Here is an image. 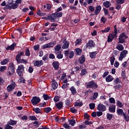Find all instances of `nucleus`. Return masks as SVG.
Here are the masks:
<instances>
[{
  "label": "nucleus",
  "mask_w": 129,
  "mask_h": 129,
  "mask_svg": "<svg viewBox=\"0 0 129 129\" xmlns=\"http://www.w3.org/2000/svg\"><path fill=\"white\" fill-rule=\"evenodd\" d=\"M69 122H70V124L72 126H74V124H75L76 123L75 120H69Z\"/></svg>",
  "instance_id": "62"
},
{
  "label": "nucleus",
  "mask_w": 129,
  "mask_h": 129,
  "mask_svg": "<svg viewBox=\"0 0 129 129\" xmlns=\"http://www.w3.org/2000/svg\"><path fill=\"white\" fill-rule=\"evenodd\" d=\"M116 48L118 51H123V49H124L122 44H117Z\"/></svg>",
  "instance_id": "25"
},
{
  "label": "nucleus",
  "mask_w": 129,
  "mask_h": 129,
  "mask_svg": "<svg viewBox=\"0 0 129 129\" xmlns=\"http://www.w3.org/2000/svg\"><path fill=\"white\" fill-rule=\"evenodd\" d=\"M52 109L51 108L47 107L44 108V112H46V113H48Z\"/></svg>",
  "instance_id": "58"
},
{
  "label": "nucleus",
  "mask_w": 129,
  "mask_h": 129,
  "mask_svg": "<svg viewBox=\"0 0 129 129\" xmlns=\"http://www.w3.org/2000/svg\"><path fill=\"white\" fill-rule=\"evenodd\" d=\"M16 87V83L15 82H13L10 85H9L7 89L8 91V92H12V91L15 89V88Z\"/></svg>",
  "instance_id": "10"
},
{
  "label": "nucleus",
  "mask_w": 129,
  "mask_h": 129,
  "mask_svg": "<svg viewBox=\"0 0 129 129\" xmlns=\"http://www.w3.org/2000/svg\"><path fill=\"white\" fill-rule=\"evenodd\" d=\"M52 65L55 70H58V69H59V62L54 61L52 62Z\"/></svg>",
  "instance_id": "22"
},
{
  "label": "nucleus",
  "mask_w": 129,
  "mask_h": 129,
  "mask_svg": "<svg viewBox=\"0 0 129 129\" xmlns=\"http://www.w3.org/2000/svg\"><path fill=\"white\" fill-rule=\"evenodd\" d=\"M25 53L23 51L19 52L18 54L16 55V60L17 62H19L21 59V56H24Z\"/></svg>",
  "instance_id": "14"
},
{
  "label": "nucleus",
  "mask_w": 129,
  "mask_h": 129,
  "mask_svg": "<svg viewBox=\"0 0 129 129\" xmlns=\"http://www.w3.org/2000/svg\"><path fill=\"white\" fill-rule=\"evenodd\" d=\"M87 88H92L93 89H96L98 87V85L95 83L94 81L89 82L86 84Z\"/></svg>",
  "instance_id": "2"
},
{
  "label": "nucleus",
  "mask_w": 129,
  "mask_h": 129,
  "mask_svg": "<svg viewBox=\"0 0 129 129\" xmlns=\"http://www.w3.org/2000/svg\"><path fill=\"white\" fill-rule=\"evenodd\" d=\"M25 70V67L23 64H20L18 69H17V73L19 75V76H22L23 75V72Z\"/></svg>",
  "instance_id": "4"
},
{
  "label": "nucleus",
  "mask_w": 129,
  "mask_h": 129,
  "mask_svg": "<svg viewBox=\"0 0 129 129\" xmlns=\"http://www.w3.org/2000/svg\"><path fill=\"white\" fill-rule=\"evenodd\" d=\"M79 60L81 64H82V63L85 62V57H84V55H82L81 57L79 58Z\"/></svg>",
  "instance_id": "35"
},
{
  "label": "nucleus",
  "mask_w": 129,
  "mask_h": 129,
  "mask_svg": "<svg viewBox=\"0 0 129 129\" xmlns=\"http://www.w3.org/2000/svg\"><path fill=\"white\" fill-rule=\"evenodd\" d=\"M17 121L16 120H14L13 119H11L9 122H8V124L14 126V125H16Z\"/></svg>",
  "instance_id": "33"
},
{
  "label": "nucleus",
  "mask_w": 129,
  "mask_h": 129,
  "mask_svg": "<svg viewBox=\"0 0 129 129\" xmlns=\"http://www.w3.org/2000/svg\"><path fill=\"white\" fill-rule=\"evenodd\" d=\"M37 14L38 16H40V17H44V16H46V14L42 13L40 10L37 11Z\"/></svg>",
  "instance_id": "39"
},
{
  "label": "nucleus",
  "mask_w": 129,
  "mask_h": 129,
  "mask_svg": "<svg viewBox=\"0 0 129 129\" xmlns=\"http://www.w3.org/2000/svg\"><path fill=\"white\" fill-rule=\"evenodd\" d=\"M97 97H98V92H96L94 93L93 96L91 97V99L92 100H96Z\"/></svg>",
  "instance_id": "30"
},
{
  "label": "nucleus",
  "mask_w": 129,
  "mask_h": 129,
  "mask_svg": "<svg viewBox=\"0 0 129 129\" xmlns=\"http://www.w3.org/2000/svg\"><path fill=\"white\" fill-rule=\"evenodd\" d=\"M113 116L114 115L112 114L107 113L106 117L109 120H111Z\"/></svg>",
  "instance_id": "41"
},
{
  "label": "nucleus",
  "mask_w": 129,
  "mask_h": 129,
  "mask_svg": "<svg viewBox=\"0 0 129 129\" xmlns=\"http://www.w3.org/2000/svg\"><path fill=\"white\" fill-rule=\"evenodd\" d=\"M116 37H117V36L114 35L113 33L109 34L108 36L107 39L108 43H110V42H112V41H113V39H114V38H116Z\"/></svg>",
  "instance_id": "11"
},
{
  "label": "nucleus",
  "mask_w": 129,
  "mask_h": 129,
  "mask_svg": "<svg viewBox=\"0 0 129 129\" xmlns=\"http://www.w3.org/2000/svg\"><path fill=\"white\" fill-rule=\"evenodd\" d=\"M100 11H101V6L100 5H99L97 6L96 8V10H95V14L96 16H97L100 13Z\"/></svg>",
  "instance_id": "19"
},
{
  "label": "nucleus",
  "mask_w": 129,
  "mask_h": 129,
  "mask_svg": "<svg viewBox=\"0 0 129 129\" xmlns=\"http://www.w3.org/2000/svg\"><path fill=\"white\" fill-rule=\"evenodd\" d=\"M109 112H111L112 113L115 112V105H112L109 107Z\"/></svg>",
  "instance_id": "23"
},
{
  "label": "nucleus",
  "mask_w": 129,
  "mask_h": 129,
  "mask_svg": "<svg viewBox=\"0 0 129 129\" xmlns=\"http://www.w3.org/2000/svg\"><path fill=\"white\" fill-rule=\"evenodd\" d=\"M82 105H83L82 101L78 100L75 103V106H79V107H81Z\"/></svg>",
  "instance_id": "24"
},
{
  "label": "nucleus",
  "mask_w": 129,
  "mask_h": 129,
  "mask_svg": "<svg viewBox=\"0 0 129 129\" xmlns=\"http://www.w3.org/2000/svg\"><path fill=\"white\" fill-rule=\"evenodd\" d=\"M70 91H71V93L73 95H75L76 93H77V91L76 90V88L74 86L71 87L70 88Z\"/></svg>",
  "instance_id": "20"
},
{
  "label": "nucleus",
  "mask_w": 129,
  "mask_h": 129,
  "mask_svg": "<svg viewBox=\"0 0 129 129\" xmlns=\"http://www.w3.org/2000/svg\"><path fill=\"white\" fill-rule=\"evenodd\" d=\"M54 15H55L56 19H57V18H61V17L63 16V13H62V12H56L54 13Z\"/></svg>",
  "instance_id": "34"
},
{
  "label": "nucleus",
  "mask_w": 129,
  "mask_h": 129,
  "mask_svg": "<svg viewBox=\"0 0 129 129\" xmlns=\"http://www.w3.org/2000/svg\"><path fill=\"white\" fill-rule=\"evenodd\" d=\"M108 74H109V72H105L103 73V75L102 76V77L104 79L106 78V76H107Z\"/></svg>",
  "instance_id": "59"
},
{
  "label": "nucleus",
  "mask_w": 129,
  "mask_h": 129,
  "mask_svg": "<svg viewBox=\"0 0 129 129\" xmlns=\"http://www.w3.org/2000/svg\"><path fill=\"white\" fill-rule=\"evenodd\" d=\"M127 53L128 51L126 50H123L120 53V55L118 57V60L119 61H122L123 58H125L126 57V55H127Z\"/></svg>",
  "instance_id": "5"
},
{
  "label": "nucleus",
  "mask_w": 129,
  "mask_h": 129,
  "mask_svg": "<svg viewBox=\"0 0 129 129\" xmlns=\"http://www.w3.org/2000/svg\"><path fill=\"white\" fill-rule=\"evenodd\" d=\"M86 73H87V71L86 70V69H84L81 71V76H84V75H85Z\"/></svg>",
  "instance_id": "46"
},
{
  "label": "nucleus",
  "mask_w": 129,
  "mask_h": 129,
  "mask_svg": "<svg viewBox=\"0 0 129 129\" xmlns=\"http://www.w3.org/2000/svg\"><path fill=\"white\" fill-rule=\"evenodd\" d=\"M115 60V58L114 57V55H112L110 58V63L111 65H113L114 64V61Z\"/></svg>",
  "instance_id": "42"
},
{
  "label": "nucleus",
  "mask_w": 129,
  "mask_h": 129,
  "mask_svg": "<svg viewBox=\"0 0 129 129\" xmlns=\"http://www.w3.org/2000/svg\"><path fill=\"white\" fill-rule=\"evenodd\" d=\"M56 19L57 18L56 15H55V13H53L47 17V19L50 21V22H55Z\"/></svg>",
  "instance_id": "13"
},
{
  "label": "nucleus",
  "mask_w": 129,
  "mask_h": 129,
  "mask_svg": "<svg viewBox=\"0 0 129 129\" xmlns=\"http://www.w3.org/2000/svg\"><path fill=\"white\" fill-rule=\"evenodd\" d=\"M86 48H88V49H92V48H94V47H95V43L93 40H89V42L86 44Z\"/></svg>",
  "instance_id": "8"
},
{
  "label": "nucleus",
  "mask_w": 129,
  "mask_h": 129,
  "mask_svg": "<svg viewBox=\"0 0 129 129\" xmlns=\"http://www.w3.org/2000/svg\"><path fill=\"white\" fill-rule=\"evenodd\" d=\"M47 106V103L46 102H43V103H41L39 105V107H45Z\"/></svg>",
  "instance_id": "52"
},
{
  "label": "nucleus",
  "mask_w": 129,
  "mask_h": 129,
  "mask_svg": "<svg viewBox=\"0 0 129 129\" xmlns=\"http://www.w3.org/2000/svg\"><path fill=\"white\" fill-rule=\"evenodd\" d=\"M33 49L35 51H39V49H40V45L37 44L33 46Z\"/></svg>",
  "instance_id": "50"
},
{
  "label": "nucleus",
  "mask_w": 129,
  "mask_h": 129,
  "mask_svg": "<svg viewBox=\"0 0 129 129\" xmlns=\"http://www.w3.org/2000/svg\"><path fill=\"white\" fill-rule=\"evenodd\" d=\"M11 6L13 10H16V9L18 8V7H19V5L16 3H14Z\"/></svg>",
  "instance_id": "56"
},
{
  "label": "nucleus",
  "mask_w": 129,
  "mask_h": 129,
  "mask_svg": "<svg viewBox=\"0 0 129 129\" xmlns=\"http://www.w3.org/2000/svg\"><path fill=\"white\" fill-rule=\"evenodd\" d=\"M7 70V67L6 66H3V67H1L0 68V72H5Z\"/></svg>",
  "instance_id": "55"
},
{
  "label": "nucleus",
  "mask_w": 129,
  "mask_h": 129,
  "mask_svg": "<svg viewBox=\"0 0 129 129\" xmlns=\"http://www.w3.org/2000/svg\"><path fill=\"white\" fill-rule=\"evenodd\" d=\"M114 78L112 76L109 75L105 78V81L106 82L109 83V82H112V81H113V80Z\"/></svg>",
  "instance_id": "17"
},
{
  "label": "nucleus",
  "mask_w": 129,
  "mask_h": 129,
  "mask_svg": "<svg viewBox=\"0 0 129 129\" xmlns=\"http://www.w3.org/2000/svg\"><path fill=\"white\" fill-rule=\"evenodd\" d=\"M15 74V66H14V63H9L8 67V71L7 72L6 74L8 76H13Z\"/></svg>",
  "instance_id": "1"
},
{
  "label": "nucleus",
  "mask_w": 129,
  "mask_h": 129,
  "mask_svg": "<svg viewBox=\"0 0 129 129\" xmlns=\"http://www.w3.org/2000/svg\"><path fill=\"white\" fill-rule=\"evenodd\" d=\"M56 45V41H53L52 42H50L48 44H44L42 46V49H47V48H52Z\"/></svg>",
  "instance_id": "7"
},
{
  "label": "nucleus",
  "mask_w": 129,
  "mask_h": 129,
  "mask_svg": "<svg viewBox=\"0 0 129 129\" xmlns=\"http://www.w3.org/2000/svg\"><path fill=\"white\" fill-rule=\"evenodd\" d=\"M56 106L58 109H61L63 107V102H59L56 104Z\"/></svg>",
  "instance_id": "29"
},
{
  "label": "nucleus",
  "mask_w": 129,
  "mask_h": 129,
  "mask_svg": "<svg viewBox=\"0 0 129 129\" xmlns=\"http://www.w3.org/2000/svg\"><path fill=\"white\" fill-rule=\"evenodd\" d=\"M8 63H9V59L8 58L4 59L1 62V65H6V64H8Z\"/></svg>",
  "instance_id": "38"
},
{
  "label": "nucleus",
  "mask_w": 129,
  "mask_h": 129,
  "mask_svg": "<svg viewBox=\"0 0 129 129\" xmlns=\"http://www.w3.org/2000/svg\"><path fill=\"white\" fill-rule=\"evenodd\" d=\"M116 105L117 106H118V107H122V106H123V104H122V103H121V102H120V101L118 100L116 102Z\"/></svg>",
  "instance_id": "40"
},
{
  "label": "nucleus",
  "mask_w": 129,
  "mask_h": 129,
  "mask_svg": "<svg viewBox=\"0 0 129 129\" xmlns=\"http://www.w3.org/2000/svg\"><path fill=\"white\" fill-rule=\"evenodd\" d=\"M51 5L49 4L44 5V9L46 8V9L47 10H51Z\"/></svg>",
  "instance_id": "48"
},
{
  "label": "nucleus",
  "mask_w": 129,
  "mask_h": 129,
  "mask_svg": "<svg viewBox=\"0 0 129 129\" xmlns=\"http://www.w3.org/2000/svg\"><path fill=\"white\" fill-rule=\"evenodd\" d=\"M90 57L91 58H94L97 55V51H93L89 53Z\"/></svg>",
  "instance_id": "31"
},
{
  "label": "nucleus",
  "mask_w": 129,
  "mask_h": 129,
  "mask_svg": "<svg viewBox=\"0 0 129 129\" xmlns=\"http://www.w3.org/2000/svg\"><path fill=\"white\" fill-rule=\"evenodd\" d=\"M84 123L85 124V125H90L92 124V122L89 121V120H86L84 122Z\"/></svg>",
  "instance_id": "63"
},
{
  "label": "nucleus",
  "mask_w": 129,
  "mask_h": 129,
  "mask_svg": "<svg viewBox=\"0 0 129 129\" xmlns=\"http://www.w3.org/2000/svg\"><path fill=\"white\" fill-rule=\"evenodd\" d=\"M127 62L124 61L122 63L121 69L122 70H125V69H127Z\"/></svg>",
  "instance_id": "28"
},
{
  "label": "nucleus",
  "mask_w": 129,
  "mask_h": 129,
  "mask_svg": "<svg viewBox=\"0 0 129 129\" xmlns=\"http://www.w3.org/2000/svg\"><path fill=\"white\" fill-rule=\"evenodd\" d=\"M41 101V99L39 97L34 96L32 97V99L31 100V103L33 105H37L39 102Z\"/></svg>",
  "instance_id": "6"
},
{
  "label": "nucleus",
  "mask_w": 129,
  "mask_h": 129,
  "mask_svg": "<svg viewBox=\"0 0 129 129\" xmlns=\"http://www.w3.org/2000/svg\"><path fill=\"white\" fill-rule=\"evenodd\" d=\"M109 100V102H110V103H113V104H114L115 103V100L113 97L110 98Z\"/></svg>",
  "instance_id": "57"
},
{
  "label": "nucleus",
  "mask_w": 129,
  "mask_h": 129,
  "mask_svg": "<svg viewBox=\"0 0 129 129\" xmlns=\"http://www.w3.org/2000/svg\"><path fill=\"white\" fill-rule=\"evenodd\" d=\"M17 63L19 64H28V59L22 58Z\"/></svg>",
  "instance_id": "21"
},
{
  "label": "nucleus",
  "mask_w": 129,
  "mask_h": 129,
  "mask_svg": "<svg viewBox=\"0 0 129 129\" xmlns=\"http://www.w3.org/2000/svg\"><path fill=\"white\" fill-rule=\"evenodd\" d=\"M61 49V45L57 44L54 47V50L56 52H59Z\"/></svg>",
  "instance_id": "36"
},
{
  "label": "nucleus",
  "mask_w": 129,
  "mask_h": 129,
  "mask_svg": "<svg viewBox=\"0 0 129 129\" xmlns=\"http://www.w3.org/2000/svg\"><path fill=\"white\" fill-rule=\"evenodd\" d=\"M17 44L16 43H14L12 45L8 46L6 48V50H10L11 51H13L15 49V47H16Z\"/></svg>",
  "instance_id": "18"
},
{
  "label": "nucleus",
  "mask_w": 129,
  "mask_h": 129,
  "mask_svg": "<svg viewBox=\"0 0 129 129\" xmlns=\"http://www.w3.org/2000/svg\"><path fill=\"white\" fill-rule=\"evenodd\" d=\"M51 87L52 88V90H56V89L58 88V83L55 80H53L51 81Z\"/></svg>",
  "instance_id": "12"
},
{
  "label": "nucleus",
  "mask_w": 129,
  "mask_h": 129,
  "mask_svg": "<svg viewBox=\"0 0 129 129\" xmlns=\"http://www.w3.org/2000/svg\"><path fill=\"white\" fill-rule=\"evenodd\" d=\"M97 109L101 112H103V111H105V110H106V106L103 104L100 103L98 105Z\"/></svg>",
  "instance_id": "9"
},
{
  "label": "nucleus",
  "mask_w": 129,
  "mask_h": 129,
  "mask_svg": "<svg viewBox=\"0 0 129 129\" xmlns=\"http://www.w3.org/2000/svg\"><path fill=\"white\" fill-rule=\"evenodd\" d=\"M43 97L44 100H48V99H50V98H51V97L49 96L47 94H43Z\"/></svg>",
  "instance_id": "51"
},
{
  "label": "nucleus",
  "mask_w": 129,
  "mask_h": 129,
  "mask_svg": "<svg viewBox=\"0 0 129 129\" xmlns=\"http://www.w3.org/2000/svg\"><path fill=\"white\" fill-rule=\"evenodd\" d=\"M75 52L76 55H81V52H82V49H80L79 48H76Z\"/></svg>",
  "instance_id": "32"
},
{
  "label": "nucleus",
  "mask_w": 129,
  "mask_h": 129,
  "mask_svg": "<svg viewBox=\"0 0 129 129\" xmlns=\"http://www.w3.org/2000/svg\"><path fill=\"white\" fill-rule=\"evenodd\" d=\"M29 119H30V120H32V121L37 120V117L34 115H30L29 116Z\"/></svg>",
  "instance_id": "49"
},
{
  "label": "nucleus",
  "mask_w": 129,
  "mask_h": 129,
  "mask_svg": "<svg viewBox=\"0 0 129 129\" xmlns=\"http://www.w3.org/2000/svg\"><path fill=\"white\" fill-rule=\"evenodd\" d=\"M125 39H127V36L125 35V34L123 33L120 34L118 38V43L119 44H123L125 42Z\"/></svg>",
  "instance_id": "3"
},
{
  "label": "nucleus",
  "mask_w": 129,
  "mask_h": 129,
  "mask_svg": "<svg viewBox=\"0 0 129 129\" xmlns=\"http://www.w3.org/2000/svg\"><path fill=\"white\" fill-rule=\"evenodd\" d=\"M86 127V126L85 124H81L79 126V129H83L85 128Z\"/></svg>",
  "instance_id": "64"
},
{
  "label": "nucleus",
  "mask_w": 129,
  "mask_h": 129,
  "mask_svg": "<svg viewBox=\"0 0 129 129\" xmlns=\"http://www.w3.org/2000/svg\"><path fill=\"white\" fill-rule=\"evenodd\" d=\"M90 115H88V114L84 113V119H86L88 120H90Z\"/></svg>",
  "instance_id": "53"
},
{
  "label": "nucleus",
  "mask_w": 129,
  "mask_h": 129,
  "mask_svg": "<svg viewBox=\"0 0 129 129\" xmlns=\"http://www.w3.org/2000/svg\"><path fill=\"white\" fill-rule=\"evenodd\" d=\"M43 64H44V61L41 60L35 61L34 65L36 67H41V66H42V65H43Z\"/></svg>",
  "instance_id": "16"
},
{
  "label": "nucleus",
  "mask_w": 129,
  "mask_h": 129,
  "mask_svg": "<svg viewBox=\"0 0 129 129\" xmlns=\"http://www.w3.org/2000/svg\"><path fill=\"white\" fill-rule=\"evenodd\" d=\"M63 44L62 46V49H68L69 47L70 43L69 42L67 41L66 39H64L62 42Z\"/></svg>",
  "instance_id": "15"
},
{
  "label": "nucleus",
  "mask_w": 129,
  "mask_h": 129,
  "mask_svg": "<svg viewBox=\"0 0 129 129\" xmlns=\"http://www.w3.org/2000/svg\"><path fill=\"white\" fill-rule=\"evenodd\" d=\"M110 31V27H107L104 30H102V33H108Z\"/></svg>",
  "instance_id": "43"
},
{
  "label": "nucleus",
  "mask_w": 129,
  "mask_h": 129,
  "mask_svg": "<svg viewBox=\"0 0 129 129\" xmlns=\"http://www.w3.org/2000/svg\"><path fill=\"white\" fill-rule=\"evenodd\" d=\"M89 107L90 109H94L95 108V104L94 103L89 104Z\"/></svg>",
  "instance_id": "47"
},
{
  "label": "nucleus",
  "mask_w": 129,
  "mask_h": 129,
  "mask_svg": "<svg viewBox=\"0 0 129 129\" xmlns=\"http://www.w3.org/2000/svg\"><path fill=\"white\" fill-rule=\"evenodd\" d=\"M121 76L122 77L123 79H126V76L125 75V71L122 70L121 73Z\"/></svg>",
  "instance_id": "37"
},
{
  "label": "nucleus",
  "mask_w": 129,
  "mask_h": 129,
  "mask_svg": "<svg viewBox=\"0 0 129 129\" xmlns=\"http://www.w3.org/2000/svg\"><path fill=\"white\" fill-rule=\"evenodd\" d=\"M53 100L55 101V102H58V101L60 100V97L58 96H55L53 99Z\"/></svg>",
  "instance_id": "60"
},
{
  "label": "nucleus",
  "mask_w": 129,
  "mask_h": 129,
  "mask_svg": "<svg viewBox=\"0 0 129 129\" xmlns=\"http://www.w3.org/2000/svg\"><path fill=\"white\" fill-rule=\"evenodd\" d=\"M119 115H122V116L124 117V119L126 121H129V115L125 113H118Z\"/></svg>",
  "instance_id": "26"
},
{
  "label": "nucleus",
  "mask_w": 129,
  "mask_h": 129,
  "mask_svg": "<svg viewBox=\"0 0 129 129\" xmlns=\"http://www.w3.org/2000/svg\"><path fill=\"white\" fill-rule=\"evenodd\" d=\"M34 111L36 112V113H41V112L42 111V110L39 108H36L33 109Z\"/></svg>",
  "instance_id": "45"
},
{
  "label": "nucleus",
  "mask_w": 129,
  "mask_h": 129,
  "mask_svg": "<svg viewBox=\"0 0 129 129\" xmlns=\"http://www.w3.org/2000/svg\"><path fill=\"white\" fill-rule=\"evenodd\" d=\"M103 6L105 7V8H106L107 9H108L110 6H111V3H110V2L106 1L103 3Z\"/></svg>",
  "instance_id": "27"
},
{
  "label": "nucleus",
  "mask_w": 129,
  "mask_h": 129,
  "mask_svg": "<svg viewBox=\"0 0 129 129\" xmlns=\"http://www.w3.org/2000/svg\"><path fill=\"white\" fill-rule=\"evenodd\" d=\"M101 22L103 23V24H105V23H106V19L105 17H103L101 18Z\"/></svg>",
  "instance_id": "61"
},
{
  "label": "nucleus",
  "mask_w": 129,
  "mask_h": 129,
  "mask_svg": "<svg viewBox=\"0 0 129 129\" xmlns=\"http://www.w3.org/2000/svg\"><path fill=\"white\" fill-rule=\"evenodd\" d=\"M114 83L115 84H118L121 82V80H120V78H117L114 81Z\"/></svg>",
  "instance_id": "44"
},
{
  "label": "nucleus",
  "mask_w": 129,
  "mask_h": 129,
  "mask_svg": "<svg viewBox=\"0 0 129 129\" xmlns=\"http://www.w3.org/2000/svg\"><path fill=\"white\" fill-rule=\"evenodd\" d=\"M25 54L26 56H30V55H31V53L30 52V50L29 48H27L26 49Z\"/></svg>",
  "instance_id": "54"
}]
</instances>
